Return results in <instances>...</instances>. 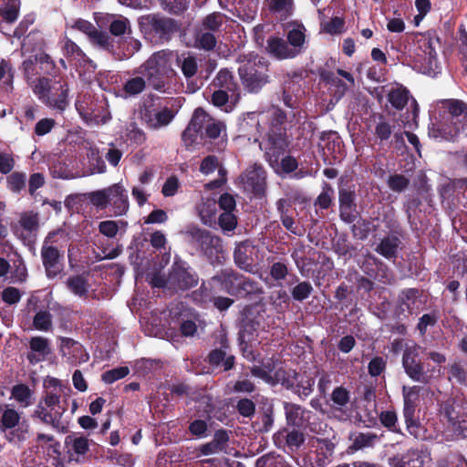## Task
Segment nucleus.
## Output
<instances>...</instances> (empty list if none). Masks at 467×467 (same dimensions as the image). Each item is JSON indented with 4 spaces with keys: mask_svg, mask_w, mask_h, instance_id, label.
<instances>
[{
    "mask_svg": "<svg viewBox=\"0 0 467 467\" xmlns=\"http://www.w3.org/2000/svg\"><path fill=\"white\" fill-rule=\"evenodd\" d=\"M313 447L316 448L318 456L317 465L324 467L330 462V457L334 452V444L328 440L317 439L314 441Z\"/></svg>",
    "mask_w": 467,
    "mask_h": 467,
    "instance_id": "a878e982",
    "label": "nucleus"
},
{
    "mask_svg": "<svg viewBox=\"0 0 467 467\" xmlns=\"http://www.w3.org/2000/svg\"><path fill=\"white\" fill-rule=\"evenodd\" d=\"M144 23L150 26L152 31L158 34L161 37L169 36L176 30V24L171 18L160 17L157 16H148L143 18Z\"/></svg>",
    "mask_w": 467,
    "mask_h": 467,
    "instance_id": "a211bd4d",
    "label": "nucleus"
},
{
    "mask_svg": "<svg viewBox=\"0 0 467 467\" xmlns=\"http://www.w3.org/2000/svg\"><path fill=\"white\" fill-rule=\"evenodd\" d=\"M287 141L282 134L269 135L266 141L261 144L265 150L267 161L275 171H279L278 160L287 148Z\"/></svg>",
    "mask_w": 467,
    "mask_h": 467,
    "instance_id": "39448f33",
    "label": "nucleus"
},
{
    "mask_svg": "<svg viewBox=\"0 0 467 467\" xmlns=\"http://www.w3.org/2000/svg\"><path fill=\"white\" fill-rule=\"evenodd\" d=\"M11 398L14 399L22 408H27L33 403L32 391L24 384H18L12 388Z\"/></svg>",
    "mask_w": 467,
    "mask_h": 467,
    "instance_id": "473e14b6",
    "label": "nucleus"
},
{
    "mask_svg": "<svg viewBox=\"0 0 467 467\" xmlns=\"http://www.w3.org/2000/svg\"><path fill=\"white\" fill-rule=\"evenodd\" d=\"M285 410L287 422L291 425L301 427L308 420L309 411L298 405L285 403Z\"/></svg>",
    "mask_w": 467,
    "mask_h": 467,
    "instance_id": "b1692460",
    "label": "nucleus"
},
{
    "mask_svg": "<svg viewBox=\"0 0 467 467\" xmlns=\"http://www.w3.org/2000/svg\"><path fill=\"white\" fill-rule=\"evenodd\" d=\"M174 54L169 50H161L152 54L138 69L147 78L150 85L156 90L164 88V78L172 74L171 64Z\"/></svg>",
    "mask_w": 467,
    "mask_h": 467,
    "instance_id": "f03ea898",
    "label": "nucleus"
},
{
    "mask_svg": "<svg viewBox=\"0 0 467 467\" xmlns=\"http://www.w3.org/2000/svg\"><path fill=\"white\" fill-rule=\"evenodd\" d=\"M41 257L48 277H55L62 271V254L56 247L44 245L41 249Z\"/></svg>",
    "mask_w": 467,
    "mask_h": 467,
    "instance_id": "f8f14e48",
    "label": "nucleus"
},
{
    "mask_svg": "<svg viewBox=\"0 0 467 467\" xmlns=\"http://www.w3.org/2000/svg\"><path fill=\"white\" fill-rule=\"evenodd\" d=\"M285 441L291 450L297 449L304 442V435L301 431L293 430L286 433Z\"/></svg>",
    "mask_w": 467,
    "mask_h": 467,
    "instance_id": "680f3d73",
    "label": "nucleus"
},
{
    "mask_svg": "<svg viewBox=\"0 0 467 467\" xmlns=\"http://www.w3.org/2000/svg\"><path fill=\"white\" fill-rule=\"evenodd\" d=\"M69 289L78 296H82L87 291V285L84 278L80 276L71 277L67 280Z\"/></svg>",
    "mask_w": 467,
    "mask_h": 467,
    "instance_id": "bf43d9fd",
    "label": "nucleus"
},
{
    "mask_svg": "<svg viewBox=\"0 0 467 467\" xmlns=\"http://www.w3.org/2000/svg\"><path fill=\"white\" fill-rule=\"evenodd\" d=\"M254 247L250 242L245 241L237 244L234 250V261L241 267L246 269L249 265V258L253 254Z\"/></svg>",
    "mask_w": 467,
    "mask_h": 467,
    "instance_id": "2f4dec72",
    "label": "nucleus"
},
{
    "mask_svg": "<svg viewBox=\"0 0 467 467\" xmlns=\"http://www.w3.org/2000/svg\"><path fill=\"white\" fill-rule=\"evenodd\" d=\"M175 111L167 107L146 108L142 119L149 128L158 130L169 125L175 117Z\"/></svg>",
    "mask_w": 467,
    "mask_h": 467,
    "instance_id": "423d86ee",
    "label": "nucleus"
},
{
    "mask_svg": "<svg viewBox=\"0 0 467 467\" xmlns=\"http://www.w3.org/2000/svg\"><path fill=\"white\" fill-rule=\"evenodd\" d=\"M146 88V81L141 76H135L128 79L123 85L126 96L133 97L140 94Z\"/></svg>",
    "mask_w": 467,
    "mask_h": 467,
    "instance_id": "58836bf2",
    "label": "nucleus"
},
{
    "mask_svg": "<svg viewBox=\"0 0 467 467\" xmlns=\"http://www.w3.org/2000/svg\"><path fill=\"white\" fill-rule=\"evenodd\" d=\"M20 0H0V16L7 23H14L19 16Z\"/></svg>",
    "mask_w": 467,
    "mask_h": 467,
    "instance_id": "bb28decb",
    "label": "nucleus"
},
{
    "mask_svg": "<svg viewBox=\"0 0 467 467\" xmlns=\"http://www.w3.org/2000/svg\"><path fill=\"white\" fill-rule=\"evenodd\" d=\"M217 169L219 173H222L223 170L221 168L220 161L214 155L206 156L200 165V171L204 175H209Z\"/></svg>",
    "mask_w": 467,
    "mask_h": 467,
    "instance_id": "de8ad7c7",
    "label": "nucleus"
},
{
    "mask_svg": "<svg viewBox=\"0 0 467 467\" xmlns=\"http://www.w3.org/2000/svg\"><path fill=\"white\" fill-rule=\"evenodd\" d=\"M168 283L179 289H188L197 284L196 276L182 264H174L169 275Z\"/></svg>",
    "mask_w": 467,
    "mask_h": 467,
    "instance_id": "9b49d317",
    "label": "nucleus"
},
{
    "mask_svg": "<svg viewBox=\"0 0 467 467\" xmlns=\"http://www.w3.org/2000/svg\"><path fill=\"white\" fill-rule=\"evenodd\" d=\"M33 326L40 331H49L52 328V316L47 310L38 311L33 319Z\"/></svg>",
    "mask_w": 467,
    "mask_h": 467,
    "instance_id": "37998d69",
    "label": "nucleus"
},
{
    "mask_svg": "<svg viewBox=\"0 0 467 467\" xmlns=\"http://www.w3.org/2000/svg\"><path fill=\"white\" fill-rule=\"evenodd\" d=\"M76 108H77L78 111L79 112V114L82 115L84 119H86L87 120H89L97 125L104 124L110 119V115L109 112H105L102 116L93 113V112L92 113L84 112L85 109L81 102H77Z\"/></svg>",
    "mask_w": 467,
    "mask_h": 467,
    "instance_id": "09e8293b",
    "label": "nucleus"
},
{
    "mask_svg": "<svg viewBox=\"0 0 467 467\" xmlns=\"http://www.w3.org/2000/svg\"><path fill=\"white\" fill-rule=\"evenodd\" d=\"M339 202H340V216L346 222H352L354 215L353 202L354 193L349 191L342 190L339 192Z\"/></svg>",
    "mask_w": 467,
    "mask_h": 467,
    "instance_id": "c85d7f7f",
    "label": "nucleus"
},
{
    "mask_svg": "<svg viewBox=\"0 0 467 467\" xmlns=\"http://www.w3.org/2000/svg\"><path fill=\"white\" fill-rule=\"evenodd\" d=\"M129 372L130 369L127 367L116 368L103 373L102 379L104 382L110 384L125 378L129 374Z\"/></svg>",
    "mask_w": 467,
    "mask_h": 467,
    "instance_id": "3c124183",
    "label": "nucleus"
},
{
    "mask_svg": "<svg viewBox=\"0 0 467 467\" xmlns=\"http://www.w3.org/2000/svg\"><path fill=\"white\" fill-rule=\"evenodd\" d=\"M109 187L102 190L91 192L88 197L89 202L99 209H104L109 205Z\"/></svg>",
    "mask_w": 467,
    "mask_h": 467,
    "instance_id": "a18cd8bd",
    "label": "nucleus"
},
{
    "mask_svg": "<svg viewBox=\"0 0 467 467\" xmlns=\"http://www.w3.org/2000/svg\"><path fill=\"white\" fill-rule=\"evenodd\" d=\"M288 41L292 48L297 49V47H301L305 41V34L303 32V28L300 26H297L291 29L288 32Z\"/></svg>",
    "mask_w": 467,
    "mask_h": 467,
    "instance_id": "6e6d98bb",
    "label": "nucleus"
},
{
    "mask_svg": "<svg viewBox=\"0 0 467 467\" xmlns=\"http://www.w3.org/2000/svg\"><path fill=\"white\" fill-rule=\"evenodd\" d=\"M420 387L419 386L403 387L404 417L408 423L413 417L415 407L420 398Z\"/></svg>",
    "mask_w": 467,
    "mask_h": 467,
    "instance_id": "4be33fe9",
    "label": "nucleus"
},
{
    "mask_svg": "<svg viewBox=\"0 0 467 467\" xmlns=\"http://www.w3.org/2000/svg\"><path fill=\"white\" fill-rule=\"evenodd\" d=\"M9 188L13 192L21 191L26 184V175L20 172H14L8 178Z\"/></svg>",
    "mask_w": 467,
    "mask_h": 467,
    "instance_id": "e2e57ef3",
    "label": "nucleus"
},
{
    "mask_svg": "<svg viewBox=\"0 0 467 467\" xmlns=\"http://www.w3.org/2000/svg\"><path fill=\"white\" fill-rule=\"evenodd\" d=\"M125 136L127 140L137 144L143 142L145 139L142 130H140L134 123H130L127 126Z\"/></svg>",
    "mask_w": 467,
    "mask_h": 467,
    "instance_id": "4d7b16f0",
    "label": "nucleus"
},
{
    "mask_svg": "<svg viewBox=\"0 0 467 467\" xmlns=\"http://www.w3.org/2000/svg\"><path fill=\"white\" fill-rule=\"evenodd\" d=\"M202 129L205 130V134L210 139H217L222 136V134L225 135V125L211 118L206 113V118L202 122Z\"/></svg>",
    "mask_w": 467,
    "mask_h": 467,
    "instance_id": "c9c22d12",
    "label": "nucleus"
},
{
    "mask_svg": "<svg viewBox=\"0 0 467 467\" xmlns=\"http://www.w3.org/2000/svg\"><path fill=\"white\" fill-rule=\"evenodd\" d=\"M418 346L412 345L407 347L403 358L402 364L408 376L415 381L428 382L431 378L440 376L441 368H432L424 371L422 365L417 361Z\"/></svg>",
    "mask_w": 467,
    "mask_h": 467,
    "instance_id": "20e7f679",
    "label": "nucleus"
},
{
    "mask_svg": "<svg viewBox=\"0 0 467 467\" xmlns=\"http://www.w3.org/2000/svg\"><path fill=\"white\" fill-rule=\"evenodd\" d=\"M65 443L67 447H68L78 455L86 454L89 447L88 438L77 434L67 436Z\"/></svg>",
    "mask_w": 467,
    "mask_h": 467,
    "instance_id": "f704fd0d",
    "label": "nucleus"
},
{
    "mask_svg": "<svg viewBox=\"0 0 467 467\" xmlns=\"http://www.w3.org/2000/svg\"><path fill=\"white\" fill-rule=\"evenodd\" d=\"M430 460L426 451H409L398 462L396 467H422Z\"/></svg>",
    "mask_w": 467,
    "mask_h": 467,
    "instance_id": "5701e85b",
    "label": "nucleus"
},
{
    "mask_svg": "<svg viewBox=\"0 0 467 467\" xmlns=\"http://www.w3.org/2000/svg\"><path fill=\"white\" fill-rule=\"evenodd\" d=\"M50 172L54 178L70 180L74 178L73 173L67 169L65 163L56 161L50 167Z\"/></svg>",
    "mask_w": 467,
    "mask_h": 467,
    "instance_id": "603ef678",
    "label": "nucleus"
},
{
    "mask_svg": "<svg viewBox=\"0 0 467 467\" xmlns=\"http://www.w3.org/2000/svg\"><path fill=\"white\" fill-rule=\"evenodd\" d=\"M386 367V361L381 357H376L368 363V373L372 377L380 375Z\"/></svg>",
    "mask_w": 467,
    "mask_h": 467,
    "instance_id": "338daca9",
    "label": "nucleus"
},
{
    "mask_svg": "<svg viewBox=\"0 0 467 467\" xmlns=\"http://www.w3.org/2000/svg\"><path fill=\"white\" fill-rule=\"evenodd\" d=\"M450 119L443 117L438 124H433L429 130L430 137L441 140H454L461 132H464L460 123H451Z\"/></svg>",
    "mask_w": 467,
    "mask_h": 467,
    "instance_id": "1a4fd4ad",
    "label": "nucleus"
},
{
    "mask_svg": "<svg viewBox=\"0 0 467 467\" xmlns=\"http://www.w3.org/2000/svg\"><path fill=\"white\" fill-rule=\"evenodd\" d=\"M162 6L171 13L179 14L187 8L186 0H160Z\"/></svg>",
    "mask_w": 467,
    "mask_h": 467,
    "instance_id": "052dcab7",
    "label": "nucleus"
},
{
    "mask_svg": "<svg viewBox=\"0 0 467 467\" xmlns=\"http://www.w3.org/2000/svg\"><path fill=\"white\" fill-rule=\"evenodd\" d=\"M332 412L336 418L340 420H346L350 417V413L348 410V404L349 402L348 392L341 387L336 388L331 395Z\"/></svg>",
    "mask_w": 467,
    "mask_h": 467,
    "instance_id": "ddd939ff",
    "label": "nucleus"
},
{
    "mask_svg": "<svg viewBox=\"0 0 467 467\" xmlns=\"http://www.w3.org/2000/svg\"><path fill=\"white\" fill-rule=\"evenodd\" d=\"M109 205H111L116 216L127 213L130 208L127 190L121 183H115L109 187Z\"/></svg>",
    "mask_w": 467,
    "mask_h": 467,
    "instance_id": "6e6552de",
    "label": "nucleus"
},
{
    "mask_svg": "<svg viewBox=\"0 0 467 467\" xmlns=\"http://www.w3.org/2000/svg\"><path fill=\"white\" fill-rule=\"evenodd\" d=\"M408 99L409 91L402 87L393 88L389 93V103L398 109H402L407 104Z\"/></svg>",
    "mask_w": 467,
    "mask_h": 467,
    "instance_id": "79ce46f5",
    "label": "nucleus"
},
{
    "mask_svg": "<svg viewBox=\"0 0 467 467\" xmlns=\"http://www.w3.org/2000/svg\"><path fill=\"white\" fill-rule=\"evenodd\" d=\"M258 0H238L236 10L244 21H253L258 11Z\"/></svg>",
    "mask_w": 467,
    "mask_h": 467,
    "instance_id": "7c9ffc66",
    "label": "nucleus"
},
{
    "mask_svg": "<svg viewBox=\"0 0 467 467\" xmlns=\"http://www.w3.org/2000/svg\"><path fill=\"white\" fill-rule=\"evenodd\" d=\"M31 352L27 358L31 363L44 360L50 354L48 340L42 337H34L30 340Z\"/></svg>",
    "mask_w": 467,
    "mask_h": 467,
    "instance_id": "6ab92c4d",
    "label": "nucleus"
},
{
    "mask_svg": "<svg viewBox=\"0 0 467 467\" xmlns=\"http://www.w3.org/2000/svg\"><path fill=\"white\" fill-rule=\"evenodd\" d=\"M217 293H219L218 287L211 285L210 280L203 283L198 290L192 293V296L195 302L203 304L211 302Z\"/></svg>",
    "mask_w": 467,
    "mask_h": 467,
    "instance_id": "e433bc0d",
    "label": "nucleus"
},
{
    "mask_svg": "<svg viewBox=\"0 0 467 467\" xmlns=\"http://www.w3.org/2000/svg\"><path fill=\"white\" fill-rule=\"evenodd\" d=\"M409 185V180L400 174H394L389 177L388 186L393 192H400L404 191Z\"/></svg>",
    "mask_w": 467,
    "mask_h": 467,
    "instance_id": "864d4df0",
    "label": "nucleus"
},
{
    "mask_svg": "<svg viewBox=\"0 0 467 467\" xmlns=\"http://www.w3.org/2000/svg\"><path fill=\"white\" fill-rule=\"evenodd\" d=\"M240 61L239 75L244 88L251 92L258 91L267 82L265 62L252 53Z\"/></svg>",
    "mask_w": 467,
    "mask_h": 467,
    "instance_id": "7ed1b4c3",
    "label": "nucleus"
},
{
    "mask_svg": "<svg viewBox=\"0 0 467 467\" xmlns=\"http://www.w3.org/2000/svg\"><path fill=\"white\" fill-rule=\"evenodd\" d=\"M20 420L19 413L15 410L0 404V430L13 429L18 425Z\"/></svg>",
    "mask_w": 467,
    "mask_h": 467,
    "instance_id": "c756f323",
    "label": "nucleus"
},
{
    "mask_svg": "<svg viewBox=\"0 0 467 467\" xmlns=\"http://www.w3.org/2000/svg\"><path fill=\"white\" fill-rule=\"evenodd\" d=\"M239 281H242V276H238L232 272H223L211 279V285L217 286L219 292L225 291L231 295H235L239 289Z\"/></svg>",
    "mask_w": 467,
    "mask_h": 467,
    "instance_id": "dca6fc26",
    "label": "nucleus"
},
{
    "mask_svg": "<svg viewBox=\"0 0 467 467\" xmlns=\"http://www.w3.org/2000/svg\"><path fill=\"white\" fill-rule=\"evenodd\" d=\"M205 118L206 112L203 109H195L189 125L182 133V140L187 147L197 140L198 133L202 130V122Z\"/></svg>",
    "mask_w": 467,
    "mask_h": 467,
    "instance_id": "4468645a",
    "label": "nucleus"
},
{
    "mask_svg": "<svg viewBox=\"0 0 467 467\" xmlns=\"http://www.w3.org/2000/svg\"><path fill=\"white\" fill-rule=\"evenodd\" d=\"M179 185L180 183L178 178L175 176H171L165 181L161 189V193L165 197L173 196L176 194Z\"/></svg>",
    "mask_w": 467,
    "mask_h": 467,
    "instance_id": "0e129e2a",
    "label": "nucleus"
},
{
    "mask_svg": "<svg viewBox=\"0 0 467 467\" xmlns=\"http://www.w3.org/2000/svg\"><path fill=\"white\" fill-rule=\"evenodd\" d=\"M99 230L105 236L112 238L116 236L119 225L115 221H103L99 223Z\"/></svg>",
    "mask_w": 467,
    "mask_h": 467,
    "instance_id": "774afa93",
    "label": "nucleus"
},
{
    "mask_svg": "<svg viewBox=\"0 0 467 467\" xmlns=\"http://www.w3.org/2000/svg\"><path fill=\"white\" fill-rule=\"evenodd\" d=\"M215 44L216 39L213 34L200 28L196 35V47L205 50H212L215 47Z\"/></svg>",
    "mask_w": 467,
    "mask_h": 467,
    "instance_id": "c03bdc74",
    "label": "nucleus"
},
{
    "mask_svg": "<svg viewBox=\"0 0 467 467\" xmlns=\"http://www.w3.org/2000/svg\"><path fill=\"white\" fill-rule=\"evenodd\" d=\"M459 405H456L453 400H448L444 402L441 407V414L448 420L450 423L455 425L458 422L459 411L457 409Z\"/></svg>",
    "mask_w": 467,
    "mask_h": 467,
    "instance_id": "49530a36",
    "label": "nucleus"
},
{
    "mask_svg": "<svg viewBox=\"0 0 467 467\" xmlns=\"http://www.w3.org/2000/svg\"><path fill=\"white\" fill-rule=\"evenodd\" d=\"M177 62L181 67V69L187 78L193 77L198 68L197 59L195 57L190 54H182L181 57H177Z\"/></svg>",
    "mask_w": 467,
    "mask_h": 467,
    "instance_id": "4c0bfd02",
    "label": "nucleus"
},
{
    "mask_svg": "<svg viewBox=\"0 0 467 467\" xmlns=\"http://www.w3.org/2000/svg\"><path fill=\"white\" fill-rule=\"evenodd\" d=\"M201 221L209 226L215 223L216 202L213 199L203 200L197 207Z\"/></svg>",
    "mask_w": 467,
    "mask_h": 467,
    "instance_id": "cd10ccee",
    "label": "nucleus"
},
{
    "mask_svg": "<svg viewBox=\"0 0 467 467\" xmlns=\"http://www.w3.org/2000/svg\"><path fill=\"white\" fill-rule=\"evenodd\" d=\"M60 352L69 363L74 365L87 362L88 359V355L83 346L71 338H61Z\"/></svg>",
    "mask_w": 467,
    "mask_h": 467,
    "instance_id": "9d476101",
    "label": "nucleus"
},
{
    "mask_svg": "<svg viewBox=\"0 0 467 467\" xmlns=\"http://www.w3.org/2000/svg\"><path fill=\"white\" fill-rule=\"evenodd\" d=\"M400 240L394 236H389L383 239L377 247V252L386 258L395 256Z\"/></svg>",
    "mask_w": 467,
    "mask_h": 467,
    "instance_id": "a19ab883",
    "label": "nucleus"
},
{
    "mask_svg": "<svg viewBox=\"0 0 467 467\" xmlns=\"http://www.w3.org/2000/svg\"><path fill=\"white\" fill-rule=\"evenodd\" d=\"M264 5L277 19L290 16L294 10V0H265Z\"/></svg>",
    "mask_w": 467,
    "mask_h": 467,
    "instance_id": "aec40b11",
    "label": "nucleus"
},
{
    "mask_svg": "<svg viewBox=\"0 0 467 467\" xmlns=\"http://www.w3.org/2000/svg\"><path fill=\"white\" fill-rule=\"evenodd\" d=\"M192 234L206 253H208L209 245L214 247L216 251L221 248V240L216 236L211 235L209 232L194 229Z\"/></svg>",
    "mask_w": 467,
    "mask_h": 467,
    "instance_id": "72a5a7b5",
    "label": "nucleus"
},
{
    "mask_svg": "<svg viewBox=\"0 0 467 467\" xmlns=\"http://www.w3.org/2000/svg\"><path fill=\"white\" fill-rule=\"evenodd\" d=\"M213 85L220 89H225L231 92V99H236L238 94L236 93L237 85L234 81L232 73L227 69H221L216 78H214Z\"/></svg>",
    "mask_w": 467,
    "mask_h": 467,
    "instance_id": "393cba45",
    "label": "nucleus"
},
{
    "mask_svg": "<svg viewBox=\"0 0 467 467\" xmlns=\"http://www.w3.org/2000/svg\"><path fill=\"white\" fill-rule=\"evenodd\" d=\"M266 49L270 55L277 59L292 58L298 53L297 49L290 47L284 39L279 37H270L267 41Z\"/></svg>",
    "mask_w": 467,
    "mask_h": 467,
    "instance_id": "f3484780",
    "label": "nucleus"
},
{
    "mask_svg": "<svg viewBox=\"0 0 467 467\" xmlns=\"http://www.w3.org/2000/svg\"><path fill=\"white\" fill-rule=\"evenodd\" d=\"M241 181L245 190L261 194L265 190V171L261 165L254 163L241 175Z\"/></svg>",
    "mask_w": 467,
    "mask_h": 467,
    "instance_id": "0eeeda50",
    "label": "nucleus"
},
{
    "mask_svg": "<svg viewBox=\"0 0 467 467\" xmlns=\"http://www.w3.org/2000/svg\"><path fill=\"white\" fill-rule=\"evenodd\" d=\"M423 47H426V49L424 50V53H425L424 60H427V65L426 66L421 65L420 69L424 74L434 75L435 69L437 67V61H436L437 53L434 50V48L431 47L429 41H425L423 43Z\"/></svg>",
    "mask_w": 467,
    "mask_h": 467,
    "instance_id": "ea45409f",
    "label": "nucleus"
},
{
    "mask_svg": "<svg viewBox=\"0 0 467 467\" xmlns=\"http://www.w3.org/2000/svg\"><path fill=\"white\" fill-rule=\"evenodd\" d=\"M54 410H50V409L44 406V404H38L35 414L44 422L52 423L56 420L57 415L58 414V411H56V414H54Z\"/></svg>",
    "mask_w": 467,
    "mask_h": 467,
    "instance_id": "13d9d810",
    "label": "nucleus"
},
{
    "mask_svg": "<svg viewBox=\"0 0 467 467\" xmlns=\"http://www.w3.org/2000/svg\"><path fill=\"white\" fill-rule=\"evenodd\" d=\"M40 65L42 69H48L53 63L48 55L41 53L35 59H26L23 63L27 83L37 99L48 108L63 112L68 105V87L60 78L47 77L32 79L36 67Z\"/></svg>",
    "mask_w": 467,
    "mask_h": 467,
    "instance_id": "f257e3e1",
    "label": "nucleus"
},
{
    "mask_svg": "<svg viewBox=\"0 0 467 467\" xmlns=\"http://www.w3.org/2000/svg\"><path fill=\"white\" fill-rule=\"evenodd\" d=\"M223 18L224 16L220 13L210 14L203 19L201 28L207 31H216L222 26Z\"/></svg>",
    "mask_w": 467,
    "mask_h": 467,
    "instance_id": "8fccbe9b",
    "label": "nucleus"
},
{
    "mask_svg": "<svg viewBox=\"0 0 467 467\" xmlns=\"http://www.w3.org/2000/svg\"><path fill=\"white\" fill-rule=\"evenodd\" d=\"M448 109L446 118L450 119L451 123L462 124V129L467 130V106L457 99H450L443 102Z\"/></svg>",
    "mask_w": 467,
    "mask_h": 467,
    "instance_id": "2eb2a0df",
    "label": "nucleus"
},
{
    "mask_svg": "<svg viewBox=\"0 0 467 467\" xmlns=\"http://www.w3.org/2000/svg\"><path fill=\"white\" fill-rule=\"evenodd\" d=\"M74 27L86 34L89 39L100 46L104 47L108 44V36L99 32L96 26L88 21L78 19L75 22Z\"/></svg>",
    "mask_w": 467,
    "mask_h": 467,
    "instance_id": "412c9836",
    "label": "nucleus"
},
{
    "mask_svg": "<svg viewBox=\"0 0 467 467\" xmlns=\"http://www.w3.org/2000/svg\"><path fill=\"white\" fill-rule=\"evenodd\" d=\"M2 299L9 305L16 304L21 299V293L16 287H6L2 292Z\"/></svg>",
    "mask_w": 467,
    "mask_h": 467,
    "instance_id": "69168bd1",
    "label": "nucleus"
},
{
    "mask_svg": "<svg viewBox=\"0 0 467 467\" xmlns=\"http://www.w3.org/2000/svg\"><path fill=\"white\" fill-rule=\"evenodd\" d=\"M218 223L223 231H233L237 225V219L233 212H224L220 215Z\"/></svg>",
    "mask_w": 467,
    "mask_h": 467,
    "instance_id": "5fc2aeb1",
    "label": "nucleus"
}]
</instances>
